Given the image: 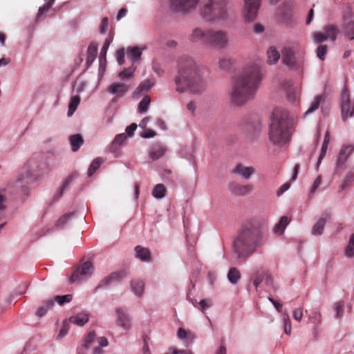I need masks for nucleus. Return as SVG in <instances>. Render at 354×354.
<instances>
[{"instance_id":"1","label":"nucleus","mask_w":354,"mask_h":354,"mask_svg":"<svg viewBox=\"0 0 354 354\" xmlns=\"http://www.w3.org/2000/svg\"><path fill=\"white\" fill-rule=\"evenodd\" d=\"M176 91L200 95L206 88L203 68L191 57L183 56L178 59V73L174 78Z\"/></svg>"},{"instance_id":"2","label":"nucleus","mask_w":354,"mask_h":354,"mask_svg":"<svg viewBox=\"0 0 354 354\" xmlns=\"http://www.w3.org/2000/svg\"><path fill=\"white\" fill-rule=\"evenodd\" d=\"M262 79L260 66L255 64L245 68L234 79L230 95L232 103L243 106L252 100Z\"/></svg>"},{"instance_id":"3","label":"nucleus","mask_w":354,"mask_h":354,"mask_svg":"<svg viewBox=\"0 0 354 354\" xmlns=\"http://www.w3.org/2000/svg\"><path fill=\"white\" fill-rule=\"evenodd\" d=\"M260 222L252 219L242 225L233 243V249L239 259H246L261 245Z\"/></svg>"},{"instance_id":"4","label":"nucleus","mask_w":354,"mask_h":354,"mask_svg":"<svg viewBox=\"0 0 354 354\" xmlns=\"http://www.w3.org/2000/svg\"><path fill=\"white\" fill-rule=\"evenodd\" d=\"M294 120L283 109H274L269 126V139L275 145H282L290 140Z\"/></svg>"},{"instance_id":"5","label":"nucleus","mask_w":354,"mask_h":354,"mask_svg":"<svg viewBox=\"0 0 354 354\" xmlns=\"http://www.w3.org/2000/svg\"><path fill=\"white\" fill-rule=\"evenodd\" d=\"M230 12L227 0H205L200 10L201 17L206 21L215 22L225 21Z\"/></svg>"},{"instance_id":"6","label":"nucleus","mask_w":354,"mask_h":354,"mask_svg":"<svg viewBox=\"0 0 354 354\" xmlns=\"http://www.w3.org/2000/svg\"><path fill=\"white\" fill-rule=\"evenodd\" d=\"M304 51L298 48L286 46L281 50L283 63L290 68H299L304 62Z\"/></svg>"},{"instance_id":"7","label":"nucleus","mask_w":354,"mask_h":354,"mask_svg":"<svg viewBox=\"0 0 354 354\" xmlns=\"http://www.w3.org/2000/svg\"><path fill=\"white\" fill-rule=\"evenodd\" d=\"M230 42L227 32L223 30L207 29V45L215 49L226 48Z\"/></svg>"},{"instance_id":"8","label":"nucleus","mask_w":354,"mask_h":354,"mask_svg":"<svg viewBox=\"0 0 354 354\" xmlns=\"http://www.w3.org/2000/svg\"><path fill=\"white\" fill-rule=\"evenodd\" d=\"M342 118L345 121L348 118L354 115V100L352 101L348 88L344 86L340 96Z\"/></svg>"},{"instance_id":"9","label":"nucleus","mask_w":354,"mask_h":354,"mask_svg":"<svg viewBox=\"0 0 354 354\" xmlns=\"http://www.w3.org/2000/svg\"><path fill=\"white\" fill-rule=\"evenodd\" d=\"M200 0H169L171 10L181 14H188L198 6Z\"/></svg>"},{"instance_id":"10","label":"nucleus","mask_w":354,"mask_h":354,"mask_svg":"<svg viewBox=\"0 0 354 354\" xmlns=\"http://www.w3.org/2000/svg\"><path fill=\"white\" fill-rule=\"evenodd\" d=\"M88 273V260L83 259L80 265L76 266L72 274L68 279V282L72 284L75 282H80L82 279H85Z\"/></svg>"},{"instance_id":"11","label":"nucleus","mask_w":354,"mask_h":354,"mask_svg":"<svg viewBox=\"0 0 354 354\" xmlns=\"http://www.w3.org/2000/svg\"><path fill=\"white\" fill-rule=\"evenodd\" d=\"M243 15L248 21H253L257 15L261 0H244Z\"/></svg>"},{"instance_id":"12","label":"nucleus","mask_w":354,"mask_h":354,"mask_svg":"<svg viewBox=\"0 0 354 354\" xmlns=\"http://www.w3.org/2000/svg\"><path fill=\"white\" fill-rule=\"evenodd\" d=\"M90 345L93 346V354H104L102 348L109 345V341L105 337H97L95 333L90 331Z\"/></svg>"},{"instance_id":"13","label":"nucleus","mask_w":354,"mask_h":354,"mask_svg":"<svg viewBox=\"0 0 354 354\" xmlns=\"http://www.w3.org/2000/svg\"><path fill=\"white\" fill-rule=\"evenodd\" d=\"M117 326L121 327L124 330H129L131 328V319L127 311L122 308H118L115 310Z\"/></svg>"},{"instance_id":"14","label":"nucleus","mask_w":354,"mask_h":354,"mask_svg":"<svg viewBox=\"0 0 354 354\" xmlns=\"http://www.w3.org/2000/svg\"><path fill=\"white\" fill-rule=\"evenodd\" d=\"M354 146L352 145L343 146L340 149L338 156L337 160L336 162V167L338 169H342L344 167L345 163L348 158L349 156L353 152Z\"/></svg>"},{"instance_id":"15","label":"nucleus","mask_w":354,"mask_h":354,"mask_svg":"<svg viewBox=\"0 0 354 354\" xmlns=\"http://www.w3.org/2000/svg\"><path fill=\"white\" fill-rule=\"evenodd\" d=\"M229 189L236 196H245L252 192L253 187L250 185H241L237 183H231L229 185Z\"/></svg>"},{"instance_id":"16","label":"nucleus","mask_w":354,"mask_h":354,"mask_svg":"<svg viewBox=\"0 0 354 354\" xmlns=\"http://www.w3.org/2000/svg\"><path fill=\"white\" fill-rule=\"evenodd\" d=\"M256 172L254 167H246L241 163L238 164L232 170V173L248 180Z\"/></svg>"},{"instance_id":"17","label":"nucleus","mask_w":354,"mask_h":354,"mask_svg":"<svg viewBox=\"0 0 354 354\" xmlns=\"http://www.w3.org/2000/svg\"><path fill=\"white\" fill-rule=\"evenodd\" d=\"M189 39L192 42L201 41L207 45V30L195 28L189 35Z\"/></svg>"},{"instance_id":"18","label":"nucleus","mask_w":354,"mask_h":354,"mask_svg":"<svg viewBox=\"0 0 354 354\" xmlns=\"http://www.w3.org/2000/svg\"><path fill=\"white\" fill-rule=\"evenodd\" d=\"M129 88V86L123 83H113L107 88V91L117 97H122L127 92Z\"/></svg>"},{"instance_id":"19","label":"nucleus","mask_w":354,"mask_h":354,"mask_svg":"<svg viewBox=\"0 0 354 354\" xmlns=\"http://www.w3.org/2000/svg\"><path fill=\"white\" fill-rule=\"evenodd\" d=\"M136 257L142 261L149 262L151 261V252L149 249L137 245L135 248Z\"/></svg>"},{"instance_id":"20","label":"nucleus","mask_w":354,"mask_h":354,"mask_svg":"<svg viewBox=\"0 0 354 354\" xmlns=\"http://www.w3.org/2000/svg\"><path fill=\"white\" fill-rule=\"evenodd\" d=\"M77 176H78L77 173L74 172L71 175H70L68 178H66L62 186L58 189L57 193L54 195V196H53L54 200H58L59 198H60L62 196V195H63L64 191L66 189L68 185Z\"/></svg>"},{"instance_id":"21","label":"nucleus","mask_w":354,"mask_h":354,"mask_svg":"<svg viewBox=\"0 0 354 354\" xmlns=\"http://www.w3.org/2000/svg\"><path fill=\"white\" fill-rule=\"evenodd\" d=\"M166 151L167 149L162 145H155L151 147L149 151V156L153 160H155L162 157Z\"/></svg>"},{"instance_id":"22","label":"nucleus","mask_w":354,"mask_h":354,"mask_svg":"<svg viewBox=\"0 0 354 354\" xmlns=\"http://www.w3.org/2000/svg\"><path fill=\"white\" fill-rule=\"evenodd\" d=\"M69 142L73 151H77L83 145L84 140L80 134H74L69 137Z\"/></svg>"},{"instance_id":"23","label":"nucleus","mask_w":354,"mask_h":354,"mask_svg":"<svg viewBox=\"0 0 354 354\" xmlns=\"http://www.w3.org/2000/svg\"><path fill=\"white\" fill-rule=\"evenodd\" d=\"M124 277V272H113L102 281L100 286H108L113 281H119L120 279H122Z\"/></svg>"},{"instance_id":"24","label":"nucleus","mask_w":354,"mask_h":354,"mask_svg":"<svg viewBox=\"0 0 354 354\" xmlns=\"http://www.w3.org/2000/svg\"><path fill=\"white\" fill-rule=\"evenodd\" d=\"M290 219L286 216H283L281 218L280 221L278 223H277L273 229L274 233L282 234L286 227V226L290 223Z\"/></svg>"},{"instance_id":"25","label":"nucleus","mask_w":354,"mask_h":354,"mask_svg":"<svg viewBox=\"0 0 354 354\" xmlns=\"http://www.w3.org/2000/svg\"><path fill=\"white\" fill-rule=\"evenodd\" d=\"M55 302L53 299H47L44 301L42 305L37 309L36 315L38 317H43L46 314L48 310L51 309Z\"/></svg>"},{"instance_id":"26","label":"nucleus","mask_w":354,"mask_h":354,"mask_svg":"<svg viewBox=\"0 0 354 354\" xmlns=\"http://www.w3.org/2000/svg\"><path fill=\"white\" fill-rule=\"evenodd\" d=\"M324 100H325L324 95H316L315 97L314 100L311 102L310 107L305 112L304 115H307L308 114L314 112L315 111H316L319 108L320 104L322 103L324 101Z\"/></svg>"},{"instance_id":"27","label":"nucleus","mask_w":354,"mask_h":354,"mask_svg":"<svg viewBox=\"0 0 354 354\" xmlns=\"http://www.w3.org/2000/svg\"><path fill=\"white\" fill-rule=\"evenodd\" d=\"M324 31L325 32L327 38L330 39L333 41H335L339 33L338 28L333 24L326 26L324 28Z\"/></svg>"},{"instance_id":"28","label":"nucleus","mask_w":354,"mask_h":354,"mask_svg":"<svg viewBox=\"0 0 354 354\" xmlns=\"http://www.w3.org/2000/svg\"><path fill=\"white\" fill-rule=\"evenodd\" d=\"M268 63L269 64H275L280 58V54L274 46H270L267 50Z\"/></svg>"},{"instance_id":"29","label":"nucleus","mask_w":354,"mask_h":354,"mask_svg":"<svg viewBox=\"0 0 354 354\" xmlns=\"http://www.w3.org/2000/svg\"><path fill=\"white\" fill-rule=\"evenodd\" d=\"M69 320L71 323L82 326L88 321V315L85 313H79L72 316Z\"/></svg>"},{"instance_id":"30","label":"nucleus","mask_w":354,"mask_h":354,"mask_svg":"<svg viewBox=\"0 0 354 354\" xmlns=\"http://www.w3.org/2000/svg\"><path fill=\"white\" fill-rule=\"evenodd\" d=\"M131 286L132 290L136 295L140 297L142 295L145 288V283L142 280H133L131 283Z\"/></svg>"},{"instance_id":"31","label":"nucleus","mask_w":354,"mask_h":354,"mask_svg":"<svg viewBox=\"0 0 354 354\" xmlns=\"http://www.w3.org/2000/svg\"><path fill=\"white\" fill-rule=\"evenodd\" d=\"M326 222V218H320L313 225L312 233L314 235H320L322 234Z\"/></svg>"},{"instance_id":"32","label":"nucleus","mask_w":354,"mask_h":354,"mask_svg":"<svg viewBox=\"0 0 354 354\" xmlns=\"http://www.w3.org/2000/svg\"><path fill=\"white\" fill-rule=\"evenodd\" d=\"M344 34L349 40L354 39V21H349L344 24Z\"/></svg>"},{"instance_id":"33","label":"nucleus","mask_w":354,"mask_h":354,"mask_svg":"<svg viewBox=\"0 0 354 354\" xmlns=\"http://www.w3.org/2000/svg\"><path fill=\"white\" fill-rule=\"evenodd\" d=\"M80 102V97L78 95L73 96L71 98L69 104H68V110L67 115L68 117L73 115L74 112L76 111L79 104Z\"/></svg>"},{"instance_id":"34","label":"nucleus","mask_w":354,"mask_h":354,"mask_svg":"<svg viewBox=\"0 0 354 354\" xmlns=\"http://www.w3.org/2000/svg\"><path fill=\"white\" fill-rule=\"evenodd\" d=\"M227 279L232 284H236L241 279V273L236 268H231L227 274Z\"/></svg>"},{"instance_id":"35","label":"nucleus","mask_w":354,"mask_h":354,"mask_svg":"<svg viewBox=\"0 0 354 354\" xmlns=\"http://www.w3.org/2000/svg\"><path fill=\"white\" fill-rule=\"evenodd\" d=\"M111 42V39L110 37L107 38L105 40L103 46L101 48L100 55V57H99L100 66H102L103 64V63L106 62V53H107V50H108V48L109 47Z\"/></svg>"},{"instance_id":"36","label":"nucleus","mask_w":354,"mask_h":354,"mask_svg":"<svg viewBox=\"0 0 354 354\" xmlns=\"http://www.w3.org/2000/svg\"><path fill=\"white\" fill-rule=\"evenodd\" d=\"M55 1V0H45V3L43 6L40 7L38 10L37 20H39L42 15L50 10L51 6L54 4Z\"/></svg>"},{"instance_id":"37","label":"nucleus","mask_w":354,"mask_h":354,"mask_svg":"<svg viewBox=\"0 0 354 354\" xmlns=\"http://www.w3.org/2000/svg\"><path fill=\"white\" fill-rule=\"evenodd\" d=\"M166 192L165 187L162 184H158L152 191V195L156 198H162Z\"/></svg>"},{"instance_id":"38","label":"nucleus","mask_w":354,"mask_h":354,"mask_svg":"<svg viewBox=\"0 0 354 354\" xmlns=\"http://www.w3.org/2000/svg\"><path fill=\"white\" fill-rule=\"evenodd\" d=\"M127 54L128 57L131 59L133 61H136L140 57L142 52L139 48L133 47L127 49Z\"/></svg>"},{"instance_id":"39","label":"nucleus","mask_w":354,"mask_h":354,"mask_svg":"<svg viewBox=\"0 0 354 354\" xmlns=\"http://www.w3.org/2000/svg\"><path fill=\"white\" fill-rule=\"evenodd\" d=\"M345 255L349 258L354 257V233L350 236L348 244L345 249Z\"/></svg>"},{"instance_id":"40","label":"nucleus","mask_w":354,"mask_h":354,"mask_svg":"<svg viewBox=\"0 0 354 354\" xmlns=\"http://www.w3.org/2000/svg\"><path fill=\"white\" fill-rule=\"evenodd\" d=\"M354 181V173H348L344 178L342 184L339 186V189L343 190L349 187Z\"/></svg>"},{"instance_id":"41","label":"nucleus","mask_w":354,"mask_h":354,"mask_svg":"<svg viewBox=\"0 0 354 354\" xmlns=\"http://www.w3.org/2000/svg\"><path fill=\"white\" fill-rule=\"evenodd\" d=\"M150 97L149 96H145L142 100L140 101L138 105V111L141 113H144L147 112L148 110L149 106L150 104Z\"/></svg>"},{"instance_id":"42","label":"nucleus","mask_w":354,"mask_h":354,"mask_svg":"<svg viewBox=\"0 0 354 354\" xmlns=\"http://www.w3.org/2000/svg\"><path fill=\"white\" fill-rule=\"evenodd\" d=\"M104 160L101 158L94 159L90 164V176L101 166Z\"/></svg>"},{"instance_id":"43","label":"nucleus","mask_w":354,"mask_h":354,"mask_svg":"<svg viewBox=\"0 0 354 354\" xmlns=\"http://www.w3.org/2000/svg\"><path fill=\"white\" fill-rule=\"evenodd\" d=\"M74 216V213H68L61 216L58 221H57L56 225L59 227H63L65 224H66Z\"/></svg>"},{"instance_id":"44","label":"nucleus","mask_w":354,"mask_h":354,"mask_svg":"<svg viewBox=\"0 0 354 354\" xmlns=\"http://www.w3.org/2000/svg\"><path fill=\"white\" fill-rule=\"evenodd\" d=\"M283 319L284 323V330L287 335H290L291 333V322L290 319L289 315L287 313H284L283 314Z\"/></svg>"},{"instance_id":"45","label":"nucleus","mask_w":354,"mask_h":354,"mask_svg":"<svg viewBox=\"0 0 354 354\" xmlns=\"http://www.w3.org/2000/svg\"><path fill=\"white\" fill-rule=\"evenodd\" d=\"M265 272H257L252 277L253 284L257 288L259 285L264 280Z\"/></svg>"},{"instance_id":"46","label":"nucleus","mask_w":354,"mask_h":354,"mask_svg":"<svg viewBox=\"0 0 354 354\" xmlns=\"http://www.w3.org/2000/svg\"><path fill=\"white\" fill-rule=\"evenodd\" d=\"M71 295H65L62 296H56L55 297L54 301H57L59 305H63L65 303H68L72 300Z\"/></svg>"},{"instance_id":"47","label":"nucleus","mask_w":354,"mask_h":354,"mask_svg":"<svg viewBox=\"0 0 354 354\" xmlns=\"http://www.w3.org/2000/svg\"><path fill=\"white\" fill-rule=\"evenodd\" d=\"M153 82L150 80H147L142 82L137 88L138 92L148 91L153 86Z\"/></svg>"},{"instance_id":"48","label":"nucleus","mask_w":354,"mask_h":354,"mask_svg":"<svg viewBox=\"0 0 354 354\" xmlns=\"http://www.w3.org/2000/svg\"><path fill=\"white\" fill-rule=\"evenodd\" d=\"M286 95L288 100L291 102H296L298 100V95L297 94L295 90L292 87L287 90Z\"/></svg>"},{"instance_id":"49","label":"nucleus","mask_w":354,"mask_h":354,"mask_svg":"<svg viewBox=\"0 0 354 354\" xmlns=\"http://www.w3.org/2000/svg\"><path fill=\"white\" fill-rule=\"evenodd\" d=\"M218 64L222 70H227L232 65V61L229 58L222 57L219 59Z\"/></svg>"},{"instance_id":"50","label":"nucleus","mask_w":354,"mask_h":354,"mask_svg":"<svg viewBox=\"0 0 354 354\" xmlns=\"http://www.w3.org/2000/svg\"><path fill=\"white\" fill-rule=\"evenodd\" d=\"M212 306V302L211 299H202L198 303V309L202 311L203 313H205V309L211 307Z\"/></svg>"},{"instance_id":"51","label":"nucleus","mask_w":354,"mask_h":354,"mask_svg":"<svg viewBox=\"0 0 354 354\" xmlns=\"http://www.w3.org/2000/svg\"><path fill=\"white\" fill-rule=\"evenodd\" d=\"M313 39H314V41L317 44H321L323 41L328 39L324 31V32H314L313 33Z\"/></svg>"},{"instance_id":"52","label":"nucleus","mask_w":354,"mask_h":354,"mask_svg":"<svg viewBox=\"0 0 354 354\" xmlns=\"http://www.w3.org/2000/svg\"><path fill=\"white\" fill-rule=\"evenodd\" d=\"M327 53V46L326 45H319L317 49V56L321 59L324 60L325 59V55Z\"/></svg>"},{"instance_id":"53","label":"nucleus","mask_w":354,"mask_h":354,"mask_svg":"<svg viewBox=\"0 0 354 354\" xmlns=\"http://www.w3.org/2000/svg\"><path fill=\"white\" fill-rule=\"evenodd\" d=\"M126 138L127 136L125 133L118 134L115 137L112 145L113 146H120L125 141Z\"/></svg>"},{"instance_id":"54","label":"nucleus","mask_w":354,"mask_h":354,"mask_svg":"<svg viewBox=\"0 0 354 354\" xmlns=\"http://www.w3.org/2000/svg\"><path fill=\"white\" fill-rule=\"evenodd\" d=\"M343 307L344 302L343 301H337L335 304L334 310L336 312L335 317L337 318H339L343 315Z\"/></svg>"},{"instance_id":"55","label":"nucleus","mask_w":354,"mask_h":354,"mask_svg":"<svg viewBox=\"0 0 354 354\" xmlns=\"http://www.w3.org/2000/svg\"><path fill=\"white\" fill-rule=\"evenodd\" d=\"M133 72L134 69L131 68H126L119 73V77L121 80H124L125 78L131 77L133 75Z\"/></svg>"},{"instance_id":"56","label":"nucleus","mask_w":354,"mask_h":354,"mask_svg":"<svg viewBox=\"0 0 354 354\" xmlns=\"http://www.w3.org/2000/svg\"><path fill=\"white\" fill-rule=\"evenodd\" d=\"M125 52L123 48L119 49L116 51V58L118 64L122 65L124 62Z\"/></svg>"},{"instance_id":"57","label":"nucleus","mask_w":354,"mask_h":354,"mask_svg":"<svg viewBox=\"0 0 354 354\" xmlns=\"http://www.w3.org/2000/svg\"><path fill=\"white\" fill-rule=\"evenodd\" d=\"M109 25V19L105 17L102 19L100 26V32L101 33H104L107 29Z\"/></svg>"},{"instance_id":"58","label":"nucleus","mask_w":354,"mask_h":354,"mask_svg":"<svg viewBox=\"0 0 354 354\" xmlns=\"http://www.w3.org/2000/svg\"><path fill=\"white\" fill-rule=\"evenodd\" d=\"M303 317L302 308H297L293 311V317L297 322H301Z\"/></svg>"},{"instance_id":"59","label":"nucleus","mask_w":354,"mask_h":354,"mask_svg":"<svg viewBox=\"0 0 354 354\" xmlns=\"http://www.w3.org/2000/svg\"><path fill=\"white\" fill-rule=\"evenodd\" d=\"M328 145H327V142H323V144H322V149H321V153H320L319 157L318 158V161H317V166L320 163V162H321L322 159L323 158V157L326 155V151H327V148H328Z\"/></svg>"},{"instance_id":"60","label":"nucleus","mask_w":354,"mask_h":354,"mask_svg":"<svg viewBox=\"0 0 354 354\" xmlns=\"http://www.w3.org/2000/svg\"><path fill=\"white\" fill-rule=\"evenodd\" d=\"M6 197L5 196L0 192V219L3 216V211L4 210L6 205Z\"/></svg>"},{"instance_id":"61","label":"nucleus","mask_w":354,"mask_h":354,"mask_svg":"<svg viewBox=\"0 0 354 354\" xmlns=\"http://www.w3.org/2000/svg\"><path fill=\"white\" fill-rule=\"evenodd\" d=\"M153 70L159 76H162L164 74V70L158 63H154L153 64Z\"/></svg>"},{"instance_id":"62","label":"nucleus","mask_w":354,"mask_h":354,"mask_svg":"<svg viewBox=\"0 0 354 354\" xmlns=\"http://www.w3.org/2000/svg\"><path fill=\"white\" fill-rule=\"evenodd\" d=\"M137 124L136 123H132L129 126L126 128V132L129 136H132L133 135L134 131L137 129Z\"/></svg>"},{"instance_id":"63","label":"nucleus","mask_w":354,"mask_h":354,"mask_svg":"<svg viewBox=\"0 0 354 354\" xmlns=\"http://www.w3.org/2000/svg\"><path fill=\"white\" fill-rule=\"evenodd\" d=\"M156 135V132L151 129H147L144 131V132L142 133V137L143 138H153Z\"/></svg>"},{"instance_id":"64","label":"nucleus","mask_w":354,"mask_h":354,"mask_svg":"<svg viewBox=\"0 0 354 354\" xmlns=\"http://www.w3.org/2000/svg\"><path fill=\"white\" fill-rule=\"evenodd\" d=\"M263 281L268 286L273 287V281L270 274L265 272Z\"/></svg>"}]
</instances>
